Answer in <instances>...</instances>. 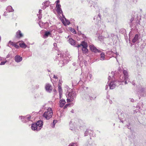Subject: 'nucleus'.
<instances>
[{
    "label": "nucleus",
    "instance_id": "a211bd4d",
    "mask_svg": "<svg viewBox=\"0 0 146 146\" xmlns=\"http://www.w3.org/2000/svg\"><path fill=\"white\" fill-rule=\"evenodd\" d=\"M139 36L138 34H136L134 38L132 39V42L133 43L136 42L138 40L139 38Z\"/></svg>",
    "mask_w": 146,
    "mask_h": 146
},
{
    "label": "nucleus",
    "instance_id": "f8f14e48",
    "mask_svg": "<svg viewBox=\"0 0 146 146\" xmlns=\"http://www.w3.org/2000/svg\"><path fill=\"white\" fill-rule=\"evenodd\" d=\"M45 88L46 91L50 93L52 91V87L49 84H46Z\"/></svg>",
    "mask_w": 146,
    "mask_h": 146
},
{
    "label": "nucleus",
    "instance_id": "7c9ffc66",
    "mask_svg": "<svg viewBox=\"0 0 146 146\" xmlns=\"http://www.w3.org/2000/svg\"><path fill=\"white\" fill-rule=\"evenodd\" d=\"M57 120H54L52 123V127L54 128L55 126V124L57 122Z\"/></svg>",
    "mask_w": 146,
    "mask_h": 146
},
{
    "label": "nucleus",
    "instance_id": "4be33fe9",
    "mask_svg": "<svg viewBox=\"0 0 146 146\" xmlns=\"http://www.w3.org/2000/svg\"><path fill=\"white\" fill-rule=\"evenodd\" d=\"M19 45L22 48H26L27 47V46L26 45L25 43L23 41L20 42Z\"/></svg>",
    "mask_w": 146,
    "mask_h": 146
},
{
    "label": "nucleus",
    "instance_id": "72a5a7b5",
    "mask_svg": "<svg viewBox=\"0 0 146 146\" xmlns=\"http://www.w3.org/2000/svg\"><path fill=\"white\" fill-rule=\"evenodd\" d=\"M68 146H78L76 143H73L70 144Z\"/></svg>",
    "mask_w": 146,
    "mask_h": 146
},
{
    "label": "nucleus",
    "instance_id": "8fccbe9b",
    "mask_svg": "<svg viewBox=\"0 0 146 146\" xmlns=\"http://www.w3.org/2000/svg\"><path fill=\"white\" fill-rule=\"evenodd\" d=\"M131 0L132 1L134 2H136L138 1V0Z\"/></svg>",
    "mask_w": 146,
    "mask_h": 146
},
{
    "label": "nucleus",
    "instance_id": "5fc2aeb1",
    "mask_svg": "<svg viewBox=\"0 0 146 146\" xmlns=\"http://www.w3.org/2000/svg\"><path fill=\"white\" fill-rule=\"evenodd\" d=\"M89 75L90 79L92 77V75L91 74H89Z\"/></svg>",
    "mask_w": 146,
    "mask_h": 146
},
{
    "label": "nucleus",
    "instance_id": "b1692460",
    "mask_svg": "<svg viewBox=\"0 0 146 146\" xmlns=\"http://www.w3.org/2000/svg\"><path fill=\"white\" fill-rule=\"evenodd\" d=\"M51 32L48 31H46L45 32L44 34V38H46L48 36L51 35Z\"/></svg>",
    "mask_w": 146,
    "mask_h": 146
},
{
    "label": "nucleus",
    "instance_id": "412c9836",
    "mask_svg": "<svg viewBox=\"0 0 146 146\" xmlns=\"http://www.w3.org/2000/svg\"><path fill=\"white\" fill-rule=\"evenodd\" d=\"M6 10L9 12H13L14 11V9H13L12 7L11 6H9L7 7Z\"/></svg>",
    "mask_w": 146,
    "mask_h": 146
},
{
    "label": "nucleus",
    "instance_id": "c9c22d12",
    "mask_svg": "<svg viewBox=\"0 0 146 146\" xmlns=\"http://www.w3.org/2000/svg\"><path fill=\"white\" fill-rule=\"evenodd\" d=\"M6 62L7 61L1 62V63L0 64L1 65H4L5 64Z\"/></svg>",
    "mask_w": 146,
    "mask_h": 146
},
{
    "label": "nucleus",
    "instance_id": "680f3d73",
    "mask_svg": "<svg viewBox=\"0 0 146 146\" xmlns=\"http://www.w3.org/2000/svg\"><path fill=\"white\" fill-rule=\"evenodd\" d=\"M145 89L144 88H142L141 89V91L142 92H143V91H144Z\"/></svg>",
    "mask_w": 146,
    "mask_h": 146
},
{
    "label": "nucleus",
    "instance_id": "09e8293b",
    "mask_svg": "<svg viewBox=\"0 0 146 146\" xmlns=\"http://www.w3.org/2000/svg\"><path fill=\"white\" fill-rule=\"evenodd\" d=\"M138 110L137 111V110H134L133 111V113H136L138 111Z\"/></svg>",
    "mask_w": 146,
    "mask_h": 146
},
{
    "label": "nucleus",
    "instance_id": "39448f33",
    "mask_svg": "<svg viewBox=\"0 0 146 146\" xmlns=\"http://www.w3.org/2000/svg\"><path fill=\"white\" fill-rule=\"evenodd\" d=\"M53 112L51 108H48L43 114V117L47 120H49L52 116Z\"/></svg>",
    "mask_w": 146,
    "mask_h": 146
},
{
    "label": "nucleus",
    "instance_id": "a19ab883",
    "mask_svg": "<svg viewBox=\"0 0 146 146\" xmlns=\"http://www.w3.org/2000/svg\"><path fill=\"white\" fill-rule=\"evenodd\" d=\"M144 47L145 46L143 44H142L140 46V48L141 49H142L144 48Z\"/></svg>",
    "mask_w": 146,
    "mask_h": 146
},
{
    "label": "nucleus",
    "instance_id": "393cba45",
    "mask_svg": "<svg viewBox=\"0 0 146 146\" xmlns=\"http://www.w3.org/2000/svg\"><path fill=\"white\" fill-rule=\"evenodd\" d=\"M58 91L60 95V98H61L62 96V89L60 87V86H58Z\"/></svg>",
    "mask_w": 146,
    "mask_h": 146
},
{
    "label": "nucleus",
    "instance_id": "6ab92c4d",
    "mask_svg": "<svg viewBox=\"0 0 146 146\" xmlns=\"http://www.w3.org/2000/svg\"><path fill=\"white\" fill-rule=\"evenodd\" d=\"M16 36L17 38H19L23 37V35L21 33V31L19 30L16 33Z\"/></svg>",
    "mask_w": 146,
    "mask_h": 146
},
{
    "label": "nucleus",
    "instance_id": "13d9d810",
    "mask_svg": "<svg viewBox=\"0 0 146 146\" xmlns=\"http://www.w3.org/2000/svg\"><path fill=\"white\" fill-rule=\"evenodd\" d=\"M137 108H138L139 109H140V107L138 105H137L136 106V107Z\"/></svg>",
    "mask_w": 146,
    "mask_h": 146
},
{
    "label": "nucleus",
    "instance_id": "f704fd0d",
    "mask_svg": "<svg viewBox=\"0 0 146 146\" xmlns=\"http://www.w3.org/2000/svg\"><path fill=\"white\" fill-rule=\"evenodd\" d=\"M105 33L106 34V35H105L104 36V37L105 38H108L110 37V36L108 35V33L106 32V33Z\"/></svg>",
    "mask_w": 146,
    "mask_h": 146
},
{
    "label": "nucleus",
    "instance_id": "bf43d9fd",
    "mask_svg": "<svg viewBox=\"0 0 146 146\" xmlns=\"http://www.w3.org/2000/svg\"><path fill=\"white\" fill-rule=\"evenodd\" d=\"M96 98V97H94V98H92V97H91V98H90L91 100H93V99H95Z\"/></svg>",
    "mask_w": 146,
    "mask_h": 146
},
{
    "label": "nucleus",
    "instance_id": "f3484780",
    "mask_svg": "<svg viewBox=\"0 0 146 146\" xmlns=\"http://www.w3.org/2000/svg\"><path fill=\"white\" fill-rule=\"evenodd\" d=\"M66 101L62 99L59 101V106L61 108H62L66 104Z\"/></svg>",
    "mask_w": 146,
    "mask_h": 146
},
{
    "label": "nucleus",
    "instance_id": "473e14b6",
    "mask_svg": "<svg viewBox=\"0 0 146 146\" xmlns=\"http://www.w3.org/2000/svg\"><path fill=\"white\" fill-rule=\"evenodd\" d=\"M111 39L113 40H114L115 38H116V36L113 34H111Z\"/></svg>",
    "mask_w": 146,
    "mask_h": 146
},
{
    "label": "nucleus",
    "instance_id": "6e6d98bb",
    "mask_svg": "<svg viewBox=\"0 0 146 146\" xmlns=\"http://www.w3.org/2000/svg\"><path fill=\"white\" fill-rule=\"evenodd\" d=\"M41 23H42L41 22H39L38 23L39 24V25L40 26V27H42V26L41 25Z\"/></svg>",
    "mask_w": 146,
    "mask_h": 146
},
{
    "label": "nucleus",
    "instance_id": "aec40b11",
    "mask_svg": "<svg viewBox=\"0 0 146 146\" xmlns=\"http://www.w3.org/2000/svg\"><path fill=\"white\" fill-rule=\"evenodd\" d=\"M87 48V47H80V49L82 50V52L83 53L85 54L87 53L88 51V50Z\"/></svg>",
    "mask_w": 146,
    "mask_h": 146
},
{
    "label": "nucleus",
    "instance_id": "79ce46f5",
    "mask_svg": "<svg viewBox=\"0 0 146 146\" xmlns=\"http://www.w3.org/2000/svg\"><path fill=\"white\" fill-rule=\"evenodd\" d=\"M60 1L59 0H58L56 1L55 3L56 5H60V4H58V3H59Z\"/></svg>",
    "mask_w": 146,
    "mask_h": 146
},
{
    "label": "nucleus",
    "instance_id": "f03ea898",
    "mask_svg": "<svg viewBox=\"0 0 146 146\" xmlns=\"http://www.w3.org/2000/svg\"><path fill=\"white\" fill-rule=\"evenodd\" d=\"M123 76H120L119 80L121 85L126 84H127V81H128V73L126 70H124L123 71Z\"/></svg>",
    "mask_w": 146,
    "mask_h": 146
},
{
    "label": "nucleus",
    "instance_id": "603ef678",
    "mask_svg": "<svg viewBox=\"0 0 146 146\" xmlns=\"http://www.w3.org/2000/svg\"><path fill=\"white\" fill-rule=\"evenodd\" d=\"M130 101L131 102H134V99H133L132 98H131V99L130 98Z\"/></svg>",
    "mask_w": 146,
    "mask_h": 146
},
{
    "label": "nucleus",
    "instance_id": "4d7b16f0",
    "mask_svg": "<svg viewBox=\"0 0 146 146\" xmlns=\"http://www.w3.org/2000/svg\"><path fill=\"white\" fill-rule=\"evenodd\" d=\"M119 72L120 73V71L121 70V68H119L118 69Z\"/></svg>",
    "mask_w": 146,
    "mask_h": 146
},
{
    "label": "nucleus",
    "instance_id": "ea45409f",
    "mask_svg": "<svg viewBox=\"0 0 146 146\" xmlns=\"http://www.w3.org/2000/svg\"><path fill=\"white\" fill-rule=\"evenodd\" d=\"M70 105V104H68L66 105L64 107V109L66 108L68 106Z\"/></svg>",
    "mask_w": 146,
    "mask_h": 146
},
{
    "label": "nucleus",
    "instance_id": "bb28decb",
    "mask_svg": "<svg viewBox=\"0 0 146 146\" xmlns=\"http://www.w3.org/2000/svg\"><path fill=\"white\" fill-rule=\"evenodd\" d=\"M42 10H40L38 12V14H37V15L38 16V19H40L42 18V15L41 14Z\"/></svg>",
    "mask_w": 146,
    "mask_h": 146
},
{
    "label": "nucleus",
    "instance_id": "9d476101",
    "mask_svg": "<svg viewBox=\"0 0 146 146\" xmlns=\"http://www.w3.org/2000/svg\"><path fill=\"white\" fill-rule=\"evenodd\" d=\"M66 38L68 39V42L72 45L76 46L75 42L74 40L71 38H69V36H68L67 37H66Z\"/></svg>",
    "mask_w": 146,
    "mask_h": 146
},
{
    "label": "nucleus",
    "instance_id": "e2e57ef3",
    "mask_svg": "<svg viewBox=\"0 0 146 146\" xmlns=\"http://www.w3.org/2000/svg\"><path fill=\"white\" fill-rule=\"evenodd\" d=\"M36 86L37 88H39V86L38 85H36Z\"/></svg>",
    "mask_w": 146,
    "mask_h": 146
},
{
    "label": "nucleus",
    "instance_id": "2eb2a0df",
    "mask_svg": "<svg viewBox=\"0 0 146 146\" xmlns=\"http://www.w3.org/2000/svg\"><path fill=\"white\" fill-rule=\"evenodd\" d=\"M50 4V2L49 1H47L43 3L42 5L44 6L42 7V9H45L46 7H48Z\"/></svg>",
    "mask_w": 146,
    "mask_h": 146
},
{
    "label": "nucleus",
    "instance_id": "58836bf2",
    "mask_svg": "<svg viewBox=\"0 0 146 146\" xmlns=\"http://www.w3.org/2000/svg\"><path fill=\"white\" fill-rule=\"evenodd\" d=\"M13 46L16 48H18L19 47V46L15 43Z\"/></svg>",
    "mask_w": 146,
    "mask_h": 146
},
{
    "label": "nucleus",
    "instance_id": "7ed1b4c3",
    "mask_svg": "<svg viewBox=\"0 0 146 146\" xmlns=\"http://www.w3.org/2000/svg\"><path fill=\"white\" fill-rule=\"evenodd\" d=\"M70 58H71V56L69 55L68 56H63L60 58L58 64L61 67L64 66L70 60Z\"/></svg>",
    "mask_w": 146,
    "mask_h": 146
},
{
    "label": "nucleus",
    "instance_id": "338daca9",
    "mask_svg": "<svg viewBox=\"0 0 146 146\" xmlns=\"http://www.w3.org/2000/svg\"><path fill=\"white\" fill-rule=\"evenodd\" d=\"M0 60H2L1 58L0 57Z\"/></svg>",
    "mask_w": 146,
    "mask_h": 146
},
{
    "label": "nucleus",
    "instance_id": "cd10ccee",
    "mask_svg": "<svg viewBox=\"0 0 146 146\" xmlns=\"http://www.w3.org/2000/svg\"><path fill=\"white\" fill-rule=\"evenodd\" d=\"M92 132V131L90 130H87L85 131L84 133V136H87L90 133V132Z\"/></svg>",
    "mask_w": 146,
    "mask_h": 146
},
{
    "label": "nucleus",
    "instance_id": "5701e85b",
    "mask_svg": "<svg viewBox=\"0 0 146 146\" xmlns=\"http://www.w3.org/2000/svg\"><path fill=\"white\" fill-rule=\"evenodd\" d=\"M31 129L33 130H38V128L37 127L36 125L34 123L32 125H31Z\"/></svg>",
    "mask_w": 146,
    "mask_h": 146
},
{
    "label": "nucleus",
    "instance_id": "dca6fc26",
    "mask_svg": "<svg viewBox=\"0 0 146 146\" xmlns=\"http://www.w3.org/2000/svg\"><path fill=\"white\" fill-rule=\"evenodd\" d=\"M70 126V129L72 130H74L75 129V124L74 123H73L72 121L71 120L69 123Z\"/></svg>",
    "mask_w": 146,
    "mask_h": 146
},
{
    "label": "nucleus",
    "instance_id": "3c124183",
    "mask_svg": "<svg viewBox=\"0 0 146 146\" xmlns=\"http://www.w3.org/2000/svg\"><path fill=\"white\" fill-rule=\"evenodd\" d=\"M88 74H87L86 75V74L85 75V79H86L87 78V77L88 76Z\"/></svg>",
    "mask_w": 146,
    "mask_h": 146
},
{
    "label": "nucleus",
    "instance_id": "2f4dec72",
    "mask_svg": "<svg viewBox=\"0 0 146 146\" xmlns=\"http://www.w3.org/2000/svg\"><path fill=\"white\" fill-rule=\"evenodd\" d=\"M96 19H97V22L99 23L100 21V17L99 14L98 15V17H96Z\"/></svg>",
    "mask_w": 146,
    "mask_h": 146
},
{
    "label": "nucleus",
    "instance_id": "4468645a",
    "mask_svg": "<svg viewBox=\"0 0 146 146\" xmlns=\"http://www.w3.org/2000/svg\"><path fill=\"white\" fill-rule=\"evenodd\" d=\"M56 11L59 14H62V11L61 8V5H56Z\"/></svg>",
    "mask_w": 146,
    "mask_h": 146
},
{
    "label": "nucleus",
    "instance_id": "0eeeda50",
    "mask_svg": "<svg viewBox=\"0 0 146 146\" xmlns=\"http://www.w3.org/2000/svg\"><path fill=\"white\" fill-rule=\"evenodd\" d=\"M19 117L21 121L23 122H26L28 121H32V118L30 115H27L25 116H20Z\"/></svg>",
    "mask_w": 146,
    "mask_h": 146
},
{
    "label": "nucleus",
    "instance_id": "f257e3e1",
    "mask_svg": "<svg viewBox=\"0 0 146 146\" xmlns=\"http://www.w3.org/2000/svg\"><path fill=\"white\" fill-rule=\"evenodd\" d=\"M115 74L113 72H111L109 74V76L108 78L109 80L112 79L111 82H110V83L109 84L110 89H114L116 86H118L121 84V83L119 80L117 82V80L114 81L113 79L115 78Z\"/></svg>",
    "mask_w": 146,
    "mask_h": 146
},
{
    "label": "nucleus",
    "instance_id": "0e129e2a",
    "mask_svg": "<svg viewBox=\"0 0 146 146\" xmlns=\"http://www.w3.org/2000/svg\"><path fill=\"white\" fill-rule=\"evenodd\" d=\"M98 59H96L95 60V61H98Z\"/></svg>",
    "mask_w": 146,
    "mask_h": 146
},
{
    "label": "nucleus",
    "instance_id": "4c0bfd02",
    "mask_svg": "<svg viewBox=\"0 0 146 146\" xmlns=\"http://www.w3.org/2000/svg\"><path fill=\"white\" fill-rule=\"evenodd\" d=\"M103 37L102 36H99L98 37V39L100 40H101V39H103Z\"/></svg>",
    "mask_w": 146,
    "mask_h": 146
},
{
    "label": "nucleus",
    "instance_id": "9b49d317",
    "mask_svg": "<svg viewBox=\"0 0 146 146\" xmlns=\"http://www.w3.org/2000/svg\"><path fill=\"white\" fill-rule=\"evenodd\" d=\"M89 47L91 50L94 52H100V50L98 49L96 47H95L93 44H91L89 46Z\"/></svg>",
    "mask_w": 146,
    "mask_h": 146
},
{
    "label": "nucleus",
    "instance_id": "c03bdc74",
    "mask_svg": "<svg viewBox=\"0 0 146 146\" xmlns=\"http://www.w3.org/2000/svg\"><path fill=\"white\" fill-rule=\"evenodd\" d=\"M90 7H91V9H93L94 8L95 9L96 8L94 5H93V6H92V5H91Z\"/></svg>",
    "mask_w": 146,
    "mask_h": 146
},
{
    "label": "nucleus",
    "instance_id": "e433bc0d",
    "mask_svg": "<svg viewBox=\"0 0 146 146\" xmlns=\"http://www.w3.org/2000/svg\"><path fill=\"white\" fill-rule=\"evenodd\" d=\"M65 20H66V24L68 25H69L70 24V21L67 20H66V19Z\"/></svg>",
    "mask_w": 146,
    "mask_h": 146
},
{
    "label": "nucleus",
    "instance_id": "37998d69",
    "mask_svg": "<svg viewBox=\"0 0 146 146\" xmlns=\"http://www.w3.org/2000/svg\"><path fill=\"white\" fill-rule=\"evenodd\" d=\"M58 31L59 33H61L62 32V30L60 29L58 30Z\"/></svg>",
    "mask_w": 146,
    "mask_h": 146
},
{
    "label": "nucleus",
    "instance_id": "a18cd8bd",
    "mask_svg": "<svg viewBox=\"0 0 146 146\" xmlns=\"http://www.w3.org/2000/svg\"><path fill=\"white\" fill-rule=\"evenodd\" d=\"M10 56H11V55H10V54H8L7 55V56H6V58H9L10 57Z\"/></svg>",
    "mask_w": 146,
    "mask_h": 146
},
{
    "label": "nucleus",
    "instance_id": "052dcab7",
    "mask_svg": "<svg viewBox=\"0 0 146 146\" xmlns=\"http://www.w3.org/2000/svg\"><path fill=\"white\" fill-rule=\"evenodd\" d=\"M109 102L110 104H111L112 103V101L111 100H109Z\"/></svg>",
    "mask_w": 146,
    "mask_h": 146
},
{
    "label": "nucleus",
    "instance_id": "49530a36",
    "mask_svg": "<svg viewBox=\"0 0 146 146\" xmlns=\"http://www.w3.org/2000/svg\"><path fill=\"white\" fill-rule=\"evenodd\" d=\"M53 78L56 79H57L58 78V77L57 76H55V75H54Z\"/></svg>",
    "mask_w": 146,
    "mask_h": 146
},
{
    "label": "nucleus",
    "instance_id": "774afa93",
    "mask_svg": "<svg viewBox=\"0 0 146 146\" xmlns=\"http://www.w3.org/2000/svg\"><path fill=\"white\" fill-rule=\"evenodd\" d=\"M95 19H96V18H95V17H94V20H95Z\"/></svg>",
    "mask_w": 146,
    "mask_h": 146
},
{
    "label": "nucleus",
    "instance_id": "423d86ee",
    "mask_svg": "<svg viewBox=\"0 0 146 146\" xmlns=\"http://www.w3.org/2000/svg\"><path fill=\"white\" fill-rule=\"evenodd\" d=\"M130 25L132 29H136L137 27V25L138 24L140 25L139 21L138 20L136 22L135 21H134V18H131L130 20Z\"/></svg>",
    "mask_w": 146,
    "mask_h": 146
},
{
    "label": "nucleus",
    "instance_id": "864d4df0",
    "mask_svg": "<svg viewBox=\"0 0 146 146\" xmlns=\"http://www.w3.org/2000/svg\"><path fill=\"white\" fill-rule=\"evenodd\" d=\"M53 45L54 47H56L57 46V44L56 43H54Z\"/></svg>",
    "mask_w": 146,
    "mask_h": 146
},
{
    "label": "nucleus",
    "instance_id": "1a4fd4ad",
    "mask_svg": "<svg viewBox=\"0 0 146 146\" xmlns=\"http://www.w3.org/2000/svg\"><path fill=\"white\" fill-rule=\"evenodd\" d=\"M38 128V130H40L42 127L43 123L41 120H38L36 123H35Z\"/></svg>",
    "mask_w": 146,
    "mask_h": 146
},
{
    "label": "nucleus",
    "instance_id": "20e7f679",
    "mask_svg": "<svg viewBox=\"0 0 146 146\" xmlns=\"http://www.w3.org/2000/svg\"><path fill=\"white\" fill-rule=\"evenodd\" d=\"M68 97H67V101L68 103H69L72 101L76 96V93L74 90H72L71 92H68Z\"/></svg>",
    "mask_w": 146,
    "mask_h": 146
},
{
    "label": "nucleus",
    "instance_id": "6e6552de",
    "mask_svg": "<svg viewBox=\"0 0 146 146\" xmlns=\"http://www.w3.org/2000/svg\"><path fill=\"white\" fill-rule=\"evenodd\" d=\"M76 47L78 48V51H79V50L80 49V47H87L88 44L86 42L84 41H83L82 42L81 44L76 45Z\"/></svg>",
    "mask_w": 146,
    "mask_h": 146
},
{
    "label": "nucleus",
    "instance_id": "de8ad7c7",
    "mask_svg": "<svg viewBox=\"0 0 146 146\" xmlns=\"http://www.w3.org/2000/svg\"><path fill=\"white\" fill-rule=\"evenodd\" d=\"M109 86V84H108V85H106V90H107V89L108 88Z\"/></svg>",
    "mask_w": 146,
    "mask_h": 146
},
{
    "label": "nucleus",
    "instance_id": "ddd939ff",
    "mask_svg": "<svg viewBox=\"0 0 146 146\" xmlns=\"http://www.w3.org/2000/svg\"><path fill=\"white\" fill-rule=\"evenodd\" d=\"M14 60L16 62L19 63L22 61L23 58L22 57H21L19 55H17L15 56Z\"/></svg>",
    "mask_w": 146,
    "mask_h": 146
},
{
    "label": "nucleus",
    "instance_id": "c756f323",
    "mask_svg": "<svg viewBox=\"0 0 146 146\" xmlns=\"http://www.w3.org/2000/svg\"><path fill=\"white\" fill-rule=\"evenodd\" d=\"M69 29L70 30V31L72 33L75 34H76V31L75 29L73 28H70Z\"/></svg>",
    "mask_w": 146,
    "mask_h": 146
},
{
    "label": "nucleus",
    "instance_id": "c85d7f7f",
    "mask_svg": "<svg viewBox=\"0 0 146 146\" xmlns=\"http://www.w3.org/2000/svg\"><path fill=\"white\" fill-rule=\"evenodd\" d=\"M15 43L11 42V41H10L9 42L8 46L10 47H11V46H14Z\"/></svg>",
    "mask_w": 146,
    "mask_h": 146
},
{
    "label": "nucleus",
    "instance_id": "a878e982",
    "mask_svg": "<svg viewBox=\"0 0 146 146\" xmlns=\"http://www.w3.org/2000/svg\"><path fill=\"white\" fill-rule=\"evenodd\" d=\"M100 60H105V54L104 52H102L100 54Z\"/></svg>",
    "mask_w": 146,
    "mask_h": 146
},
{
    "label": "nucleus",
    "instance_id": "69168bd1",
    "mask_svg": "<svg viewBox=\"0 0 146 146\" xmlns=\"http://www.w3.org/2000/svg\"><path fill=\"white\" fill-rule=\"evenodd\" d=\"M120 121L122 122V123H123V121H121V120H120Z\"/></svg>",
    "mask_w": 146,
    "mask_h": 146
}]
</instances>
